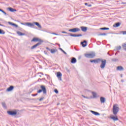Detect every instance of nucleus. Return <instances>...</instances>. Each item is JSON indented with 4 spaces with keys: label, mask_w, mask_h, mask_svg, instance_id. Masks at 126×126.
I'll use <instances>...</instances> for the list:
<instances>
[{
    "label": "nucleus",
    "mask_w": 126,
    "mask_h": 126,
    "mask_svg": "<svg viewBox=\"0 0 126 126\" xmlns=\"http://www.w3.org/2000/svg\"><path fill=\"white\" fill-rule=\"evenodd\" d=\"M91 63H101L100 64V68H101L102 69L103 68H105V67L106 66V64L107 63V60H103V59H97L95 60H91Z\"/></svg>",
    "instance_id": "f257e3e1"
},
{
    "label": "nucleus",
    "mask_w": 126,
    "mask_h": 126,
    "mask_svg": "<svg viewBox=\"0 0 126 126\" xmlns=\"http://www.w3.org/2000/svg\"><path fill=\"white\" fill-rule=\"evenodd\" d=\"M120 111V108L119 107V105L115 104L113 107V113L116 116L119 113Z\"/></svg>",
    "instance_id": "f03ea898"
},
{
    "label": "nucleus",
    "mask_w": 126,
    "mask_h": 126,
    "mask_svg": "<svg viewBox=\"0 0 126 126\" xmlns=\"http://www.w3.org/2000/svg\"><path fill=\"white\" fill-rule=\"evenodd\" d=\"M41 89L37 91V93H41L43 92V94H47V90L46 89V87L44 85H41L40 86Z\"/></svg>",
    "instance_id": "7ed1b4c3"
},
{
    "label": "nucleus",
    "mask_w": 126,
    "mask_h": 126,
    "mask_svg": "<svg viewBox=\"0 0 126 126\" xmlns=\"http://www.w3.org/2000/svg\"><path fill=\"white\" fill-rule=\"evenodd\" d=\"M95 56V53L86 54L85 55V57H86V58H88L89 59H93V58H94Z\"/></svg>",
    "instance_id": "20e7f679"
},
{
    "label": "nucleus",
    "mask_w": 126,
    "mask_h": 126,
    "mask_svg": "<svg viewBox=\"0 0 126 126\" xmlns=\"http://www.w3.org/2000/svg\"><path fill=\"white\" fill-rule=\"evenodd\" d=\"M31 42H38V43H43L44 41L41 40V39L37 37H33L32 39L31 40Z\"/></svg>",
    "instance_id": "39448f33"
},
{
    "label": "nucleus",
    "mask_w": 126,
    "mask_h": 126,
    "mask_svg": "<svg viewBox=\"0 0 126 126\" xmlns=\"http://www.w3.org/2000/svg\"><path fill=\"white\" fill-rule=\"evenodd\" d=\"M8 115L9 116H15V115H17V111L16 110L15 111H8L7 112Z\"/></svg>",
    "instance_id": "423d86ee"
},
{
    "label": "nucleus",
    "mask_w": 126,
    "mask_h": 126,
    "mask_svg": "<svg viewBox=\"0 0 126 126\" xmlns=\"http://www.w3.org/2000/svg\"><path fill=\"white\" fill-rule=\"evenodd\" d=\"M78 31H79V29L76 28L70 29L68 30L69 32H71L72 33H76V32H78Z\"/></svg>",
    "instance_id": "0eeeda50"
},
{
    "label": "nucleus",
    "mask_w": 126,
    "mask_h": 126,
    "mask_svg": "<svg viewBox=\"0 0 126 126\" xmlns=\"http://www.w3.org/2000/svg\"><path fill=\"white\" fill-rule=\"evenodd\" d=\"M63 74L61 73V72H58L57 73V77H58V79L60 80V81H62V76Z\"/></svg>",
    "instance_id": "6e6552de"
},
{
    "label": "nucleus",
    "mask_w": 126,
    "mask_h": 126,
    "mask_svg": "<svg viewBox=\"0 0 126 126\" xmlns=\"http://www.w3.org/2000/svg\"><path fill=\"white\" fill-rule=\"evenodd\" d=\"M42 43H41V42H38L37 43H36L35 45L32 46L31 47V49L33 50V49H36V48H37V47H38V46H40V45H42Z\"/></svg>",
    "instance_id": "1a4fd4ad"
},
{
    "label": "nucleus",
    "mask_w": 126,
    "mask_h": 126,
    "mask_svg": "<svg viewBox=\"0 0 126 126\" xmlns=\"http://www.w3.org/2000/svg\"><path fill=\"white\" fill-rule=\"evenodd\" d=\"M14 89V87L13 86H10L9 88L6 89L7 92H10V91H12Z\"/></svg>",
    "instance_id": "9d476101"
},
{
    "label": "nucleus",
    "mask_w": 126,
    "mask_h": 126,
    "mask_svg": "<svg viewBox=\"0 0 126 126\" xmlns=\"http://www.w3.org/2000/svg\"><path fill=\"white\" fill-rule=\"evenodd\" d=\"M81 45H82V47L84 48L87 46V41L86 40H84L83 42H81Z\"/></svg>",
    "instance_id": "9b49d317"
},
{
    "label": "nucleus",
    "mask_w": 126,
    "mask_h": 126,
    "mask_svg": "<svg viewBox=\"0 0 126 126\" xmlns=\"http://www.w3.org/2000/svg\"><path fill=\"white\" fill-rule=\"evenodd\" d=\"M27 26H28L29 27H34L35 26V25H34V23H26Z\"/></svg>",
    "instance_id": "f8f14e48"
},
{
    "label": "nucleus",
    "mask_w": 126,
    "mask_h": 126,
    "mask_svg": "<svg viewBox=\"0 0 126 126\" xmlns=\"http://www.w3.org/2000/svg\"><path fill=\"white\" fill-rule=\"evenodd\" d=\"M8 24H9V25H11L12 26H14V27H15L16 28H17V27H18V25H17L11 22H8Z\"/></svg>",
    "instance_id": "ddd939ff"
},
{
    "label": "nucleus",
    "mask_w": 126,
    "mask_h": 126,
    "mask_svg": "<svg viewBox=\"0 0 126 126\" xmlns=\"http://www.w3.org/2000/svg\"><path fill=\"white\" fill-rule=\"evenodd\" d=\"M33 24L37 26V27H38L39 29H42V26H41V25H40V24L38 22H34Z\"/></svg>",
    "instance_id": "4468645a"
},
{
    "label": "nucleus",
    "mask_w": 126,
    "mask_h": 126,
    "mask_svg": "<svg viewBox=\"0 0 126 126\" xmlns=\"http://www.w3.org/2000/svg\"><path fill=\"white\" fill-rule=\"evenodd\" d=\"M106 102V98L104 97H100V103L103 104Z\"/></svg>",
    "instance_id": "2eb2a0df"
},
{
    "label": "nucleus",
    "mask_w": 126,
    "mask_h": 126,
    "mask_svg": "<svg viewBox=\"0 0 126 126\" xmlns=\"http://www.w3.org/2000/svg\"><path fill=\"white\" fill-rule=\"evenodd\" d=\"M7 9L9 11H10L11 12H14V11H16V9L11 7H8Z\"/></svg>",
    "instance_id": "dca6fc26"
},
{
    "label": "nucleus",
    "mask_w": 126,
    "mask_h": 126,
    "mask_svg": "<svg viewBox=\"0 0 126 126\" xmlns=\"http://www.w3.org/2000/svg\"><path fill=\"white\" fill-rule=\"evenodd\" d=\"M91 113H92V114H93V115H94V116H100V113H99L98 112L94 111H91Z\"/></svg>",
    "instance_id": "f3484780"
},
{
    "label": "nucleus",
    "mask_w": 126,
    "mask_h": 126,
    "mask_svg": "<svg viewBox=\"0 0 126 126\" xmlns=\"http://www.w3.org/2000/svg\"><path fill=\"white\" fill-rule=\"evenodd\" d=\"M117 70H119L120 71H122L124 70V68L122 66H119L117 67Z\"/></svg>",
    "instance_id": "a211bd4d"
},
{
    "label": "nucleus",
    "mask_w": 126,
    "mask_h": 126,
    "mask_svg": "<svg viewBox=\"0 0 126 126\" xmlns=\"http://www.w3.org/2000/svg\"><path fill=\"white\" fill-rule=\"evenodd\" d=\"M76 62H77L76 59L74 57H73L71 60V63H75Z\"/></svg>",
    "instance_id": "6ab92c4d"
},
{
    "label": "nucleus",
    "mask_w": 126,
    "mask_h": 126,
    "mask_svg": "<svg viewBox=\"0 0 126 126\" xmlns=\"http://www.w3.org/2000/svg\"><path fill=\"white\" fill-rule=\"evenodd\" d=\"M17 34L19 35V36H24L25 35V33L21 32L18 31L17 32Z\"/></svg>",
    "instance_id": "aec40b11"
},
{
    "label": "nucleus",
    "mask_w": 126,
    "mask_h": 126,
    "mask_svg": "<svg viewBox=\"0 0 126 126\" xmlns=\"http://www.w3.org/2000/svg\"><path fill=\"white\" fill-rule=\"evenodd\" d=\"M82 31H83V32H86V31H87V28L86 27H81Z\"/></svg>",
    "instance_id": "412c9836"
},
{
    "label": "nucleus",
    "mask_w": 126,
    "mask_h": 126,
    "mask_svg": "<svg viewBox=\"0 0 126 126\" xmlns=\"http://www.w3.org/2000/svg\"><path fill=\"white\" fill-rule=\"evenodd\" d=\"M70 36H71V37H79V34H73L72 33H70Z\"/></svg>",
    "instance_id": "4be33fe9"
},
{
    "label": "nucleus",
    "mask_w": 126,
    "mask_h": 126,
    "mask_svg": "<svg viewBox=\"0 0 126 126\" xmlns=\"http://www.w3.org/2000/svg\"><path fill=\"white\" fill-rule=\"evenodd\" d=\"M111 119L112 120H113V121H119V118H118L117 117H112Z\"/></svg>",
    "instance_id": "5701e85b"
},
{
    "label": "nucleus",
    "mask_w": 126,
    "mask_h": 126,
    "mask_svg": "<svg viewBox=\"0 0 126 126\" xmlns=\"http://www.w3.org/2000/svg\"><path fill=\"white\" fill-rule=\"evenodd\" d=\"M120 25H121V23H116L115 25L113 26L114 27H119Z\"/></svg>",
    "instance_id": "b1692460"
},
{
    "label": "nucleus",
    "mask_w": 126,
    "mask_h": 126,
    "mask_svg": "<svg viewBox=\"0 0 126 126\" xmlns=\"http://www.w3.org/2000/svg\"><path fill=\"white\" fill-rule=\"evenodd\" d=\"M5 34V32L3 30L0 29V34L3 35Z\"/></svg>",
    "instance_id": "393cba45"
},
{
    "label": "nucleus",
    "mask_w": 126,
    "mask_h": 126,
    "mask_svg": "<svg viewBox=\"0 0 126 126\" xmlns=\"http://www.w3.org/2000/svg\"><path fill=\"white\" fill-rule=\"evenodd\" d=\"M0 11L1 12H2V13H3V14H4V15H7V14L6 13V12H5L4 11H3V10H2L0 8Z\"/></svg>",
    "instance_id": "a878e982"
},
{
    "label": "nucleus",
    "mask_w": 126,
    "mask_h": 126,
    "mask_svg": "<svg viewBox=\"0 0 126 126\" xmlns=\"http://www.w3.org/2000/svg\"><path fill=\"white\" fill-rule=\"evenodd\" d=\"M2 106L3 108H5V109H6V104H5V102H2Z\"/></svg>",
    "instance_id": "bb28decb"
},
{
    "label": "nucleus",
    "mask_w": 126,
    "mask_h": 126,
    "mask_svg": "<svg viewBox=\"0 0 126 126\" xmlns=\"http://www.w3.org/2000/svg\"><path fill=\"white\" fill-rule=\"evenodd\" d=\"M92 94H93V96L94 98H96V97H97V94H96V93L93 92Z\"/></svg>",
    "instance_id": "cd10ccee"
},
{
    "label": "nucleus",
    "mask_w": 126,
    "mask_h": 126,
    "mask_svg": "<svg viewBox=\"0 0 126 126\" xmlns=\"http://www.w3.org/2000/svg\"><path fill=\"white\" fill-rule=\"evenodd\" d=\"M120 34H123V35H126V31L120 32Z\"/></svg>",
    "instance_id": "c85d7f7f"
},
{
    "label": "nucleus",
    "mask_w": 126,
    "mask_h": 126,
    "mask_svg": "<svg viewBox=\"0 0 126 126\" xmlns=\"http://www.w3.org/2000/svg\"><path fill=\"white\" fill-rule=\"evenodd\" d=\"M112 62H118L119 61V59L116 58H113L111 59Z\"/></svg>",
    "instance_id": "c756f323"
},
{
    "label": "nucleus",
    "mask_w": 126,
    "mask_h": 126,
    "mask_svg": "<svg viewBox=\"0 0 126 126\" xmlns=\"http://www.w3.org/2000/svg\"><path fill=\"white\" fill-rule=\"evenodd\" d=\"M110 29L109 28H101L100 30H109Z\"/></svg>",
    "instance_id": "7c9ffc66"
},
{
    "label": "nucleus",
    "mask_w": 126,
    "mask_h": 126,
    "mask_svg": "<svg viewBox=\"0 0 126 126\" xmlns=\"http://www.w3.org/2000/svg\"><path fill=\"white\" fill-rule=\"evenodd\" d=\"M50 52H51V54H55V52H56V50L51 49Z\"/></svg>",
    "instance_id": "2f4dec72"
},
{
    "label": "nucleus",
    "mask_w": 126,
    "mask_h": 126,
    "mask_svg": "<svg viewBox=\"0 0 126 126\" xmlns=\"http://www.w3.org/2000/svg\"><path fill=\"white\" fill-rule=\"evenodd\" d=\"M106 35H107V33H99L98 34V36H106Z\"/></svg>",
    "instance_id": "473e14b6"
},
{
    "label": "nucleus",
    "mask_w": 126,
    "mask_h": 126,
    "mask_svg": "<svg viewBox=\"0 0 126 126\" xmlns=\"http://www.w3.org/2000/svg\"><path fill=\"white\" fill-rule=\"evenodd\" d=\"M59 49H60V51H62V52H63V54H64V55H66V52L64 51L63 50V49H62L61 48H60Z\"/></svg>",
    "instance_id": "72a5a7b5"
},
{
    "label": "nucleus",
    "mask_w": 126,
    "mask_h": 126,
    "mask_svg": "<svg viewBox=\"0 0 126 126\" xmlns=\"http://www.w3.org/2000/svg\"><path fill=\"white\" fill-rule=\"evenodd\" d=\"M82 97H83V98H85V99H89V97L86 96H85V95H82Z\"/></svg>",
    "instance_id": "f704fd0d"
},
{
    "label": "nucleus",
    "mask_w": 126,
    "mask_h": 126,
    "mask_svg": "<svg viewBox=\"0 0 126 126\" xmlns=\"http://www.w3.org/2000/svg\"><path fill=\"white\" fill-rule=\"evenodd\" d=\"M54 92L55 93H56V94H58V93H59V91H58V90H57V89L54 90Z\"/></svg>",
    "instance_id": "c9c22d12"
},
{
    "label": "nucleus",
    "mask_w": 126,
    "mask_h": 126,
    "mask_svg": "<svg viewBox=\"0 0 126 126\" xmlns=\"http://www.w3.org/2000/svg\"><path fill=\"white\" fill-rule=\"evenodd\" d=\"M121 49H122V47L121 46H119L117 48V50H121Z\"/></svg>",
    "instance_id": "e433bc0d"
},
{
    "label": "nucleus",
    "mask_w": 126,
    "mask_h": 126,
    "mask_svg": "<svg viewBox=\"0 0 126 126\" xmlns=\"http://www.w3.org/2000/svg\"><path fill=\"white\" fill-rule=\"evenodd\" d=\"M21 24L22 25L27 26V24H26V23H21Z\"/></svg>",
    "instance_id": "4c0bfd02"
},
{
    "label": "nucleus",
    "mask_w": 126,
    "mask_h": 126,
    "mask_svg": "<svg viewBox=\"0 0 126 126\" xmlns=\"http://www.w3.org/2000/svg\"><path fill=\"white\" fill-rule=\"evenodd\" d=\"M37 95H38V94H32V96H37Z\"/></svg>",
    "instance_id": "58836bf2"
},
{
    "label": "nucleus",
    "mask_w": 126,
    "mask_h": 126,
    "mask_svg": "<svg viewBox=\"0 0 126 126\" xmlns=\"http://www.w3.org/2000/svg\"><path fill=\"white\" fill-rule=\"evenodd\" d=\"M62 33H63V34H67V32H64V31L62 32Z\"/></svg>",
    "instance_id": "ea45409f"
},
{
    "label": "nucleus",
    "mask_w": 126,
    "mask_h": 126,
    "mask_svg": "<svg viewBox=\"0 0 126 126\" xmlns=\"http://www.w3.org/2000/svg\"><path fill=\"white\" fill-rule=\"evenodd\" d=\"M43 100H44V97H41L39 99V101H43Z\"/></svg>",
    "instance_id": "a19ab883"
},
{
    "label": "nucleus",
    "mask_w": 126,
    "mask_h": 126,
    "mask_svg": "<svg viewBox=\"0 0 126 126\" xmlns=\"http://www.w3.org/2000/svg\"><path fill=\"white\" fill-rule=\"evenodd\" d=\"M46 50H48V51H51V49L48 47H46Z\"/></svg>",
    "instance_id": "79ce46f5"
},
{
    "label": "nucleus",
    "mask_w": 126,
    "mask_h": 126,
    "mask_svg": "<svg viewBox=\"0 0 126 126\" xmlns=\"http://www.w3.org/2000/svg\"><path fill=\"white\" fill-rule=\"evenodd\" d=\"M52 34H53V35H56L57 36H58V35L57 33H55V32H53Z\"/></svg>",
    "instance_id": "37998d69"
},
{
    "label": "nucleus",
    "mask_w": 126,
    "mask_h": 126,
    "mask_svg": "<svg viewBox=\"0 0 126 126\" xmlns=\"http://www.w3.org/2000/svg\"><path fill=\"white\" fill-rule=\"evenodd\" d=\"M122 4H126V2H122Z\"/></svg>",
    "instance_id": "c03bdc74"
},
{
    "label": "nucleus",
    "mask_w": 126,
    "mask_h": 126,
    "mask_svg": "<svg viewBox=\"0 0 126 126\" xmlns=\"http://www.w3.org/2000/svg\"><path fill=\"white\" fill-rule=\"evenodd\" d=\"M47 76V78H50V76L49 75H46Z\"/></svg>",
    "instance_id": "a18cd8bd"
},
{
    "label": "nucleus",
    "mask_w": 126,
    "mask_h": 126,
    "mask_svg": "<svg viewBox=\"0 0 126 126\" xmlns=\"http://www.w3.org/2000/svg\"><path fill=\"white\" fill-rule=\"evenodd\" d=\"M88 6H89V7H90V6H92V5L91 4H89L88 5Z\"/></svg>",
    "instance_id": "49530a36"
},
{
    "label": "nucleus",
    "mask_w": 126,
    "mask_h": 126,
    "mask_svg": "<svg viewBox=\"0 0 126 126\" xmlns=\"http://www.w3.org/2000/svg\"><path fill=\"white\" fill-rule=\"evenodd\" d=\"M88 4V3H85V5H87Z\"/></svg>",
    "instance_id": "de8ad7c7"
},
{
    "label": "nucleus",
    "mask_w": 126,
    "mask_h": 126,
    "mask_svg": "<svg viewBox=\"0 0 126 126\" xmlns=\"http://www.w3.org/2000/svg\"><path fill=\"white\" fill-rule=\"evenodd\" d=\"M81 36H82V35L81 34H79V36L81 37Z\"/></svg>",
    "instance_id": "09e8293b"
},
{
    "label": "nucleus",
    "mask_w": 126,
    "mask_h": 126,
    "mask_svg": "<svg viewBox=\"0 0 126 126\" xmlns=\"http://www.w3.org/2000/svg\"><path fill=\"white\" fill-rule=\"evenodd\" d=\"M40 74H42V75H44V74L43 73H40Z\"/></svg>",
    "instance_id": "8fccbe9b"
},
{
    "label": "nucleus",
    "mask_w": 126,
    "mask_h": 126,
    "mask_svg": "<svg viewBox=\"0 0 126 126\" xmlns=\"http://www.w3.org/2000/svg\"><path fill=\"white\" fill-rule=\"evenodd\" d=\"M108 55H109L110 56H112L111 55L109 54V53H108Z\"/></svg>",
    "instance_id": "3c124183"
},
{
    "label": "nucleus",
    "mask_w": 126,
    "mask_h": 126,
    "mask_svg": "<svg viewBox=\"0 0 126 126\" xmlns=\"http://www.w3.org/2000/svg\"><path fill=\"white\" fill-rule=\"evenodd\" d=\"M75 50L76 51H78V50L76 49V48H75Z\"/></svg>",
    "instance_id": "603ef678"
},
{
    "label": "nucleus",
    "mask_w": 126,
    "mask_h": 126,
    "mask_svg": "<svg viewBox=\"0 0 126 126\" xmlns=\"http://www.w3.org/2000/svg\"><path fill=\"white\" fill-rule=\"evenodd\" d=\"M60 105V103H57V106H59Z\"/></svg>",
    "instance_id": "864d4df0"
},
{
    "label": "nucleus",
    "mask_w": 126,
    "mask_h": 126,
    "mask_svg": "<svg viewBox=\"0 0 126 126\" xmlns=\"http://www.w3.org/2000/svg\"><path fill=\"white\" fill-rule=\"evenodd\" d=\"M121 77H123V75L121 74Z\"/></svg>",
    "instance_id": "5fc2aeb1"
},
{
    "label": "nucleus",
    "mask_w": 126,
    "mask_h": 126,
    "mask_svg": "<svg viewBox=\"0 0 126 126\" xmlns=\"http://www.w3.org/2000/svg\"><path fill=\"white\" fill-rule=\"evenodd\" d=\"M121 81H122V82H124V80H122Z\"/></svg>",
    "instance_id": "6e6d98bb"
},
{
    "label": "nucleus",
    "mask_w": 126,
    "mask_h": 126,
    "mask_svg": "<svg viewBox=\"0 0 126 126\" xmlns=\"http://www.w3.org/2000/svg\"><path fill=\"white\" fill-rule=\"evenodd\" d=\"M59 47H61V45L59 44Z\"/></svg>",
    "instance_id": "4d7b16f0"
},
{
    "label": "nucleus",
    "mask_w": 126,
    "mask_h": 126,
    "mask_svg": "<svg viewBox=\"0 0 126 126\" xmlns=\"http://www.w3.org/2000/svg\"><path fill=\"white\" fill-rule=\"evenodd\" d=\"M39 76H40V77H41V75H39Z\"/></svg>",
    "instance_id": "13d9d810"
},
{
    "label": "nucleus",
    "mask_w": 126,
    "mask_h": 126,
    "mask_svg": "<svg viewBox=\"0 0 126 126\" xmlns=\"http://www.w3.org/2000/svg\"><path fill=\"white\" fill-rule=\"evenodd\" d=\"M115 55H117V53H116Z\"/></svg>",
    "instance_id": "bf43d9fd"
}]
</instances>
